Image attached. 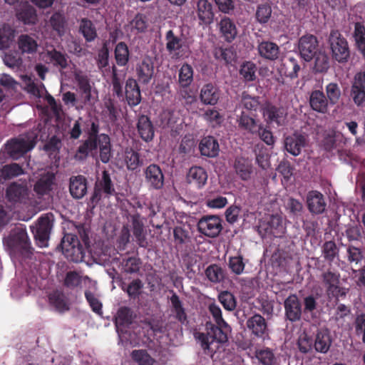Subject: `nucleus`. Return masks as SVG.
Segmentation results:
<instances>
[{
    "label": "nucleus",
    "mask_w": 365,
    "mask_h": 365,
    "mask_svg": "<svg viewBox=\"0 0 365 365\" xmlns=\"http://www.w3.org/2000/svg\"><path fill=\"white\" fill-rule=\"evenodd\" d=\"M17 43L22 54H34L37 51L38 46L36 40L28 34L20 35Z\"/></svg>",
    "instance_id": "39"
},
{
    "label": "nucleus",
    "mask_w": 365,
    "mask_h": 365,
    "mask_svg": "<svg viewBox=\"0 0 365 365\" xmlns=\"http://www.w3.org/2000/svg\"><path fill=\"white\" fill-rule=\"evenodd\" d=\"M173 294L170 298L173 308L175 313V319L181 324H185L187 322V317L185 308L182 307V302L179 296L172 291Z\"/></svg>",
    "instance_id": "46"
},
{
    "label": "nucleus",
    "mask_w": 365,
    "mask_h": 365,
    "mask_svg": "<svg viewBox=\"0 0 365 365\" xmlns=\"http://www.w3.org/2000/svg\"><path fill=\"white\" fill-rule=\"evenodd\" d=\"M133 312L132 309L128 307H120L117 312L115 319V325L117 331L128 327L133 322Z\"/></svg>",
    "instance_id": "37"
},
{
    "label": "nucleus",
    "mask_w": 365,
    "mask_h": 365,
    "mask_svg": "<svg viewBox=\"0 0 365 365\" xmlns=\"http://www.w3.org/2000/svg\"><path fill=\"white\" fill-rule=\"evenodd\" d=\"M272 9L270 4L263 3L257 6L255 17L257 21L260 24H266L271 18Z\"/></svg>",
    "instance_id": "54"
},
{
    "label": "nucleus",
    "mask_w": 365,
    "mask_h": 365,
    "mask_svg": "<svg viewBox=\"0 0 365 365\" xmlns=\"http://www.w3.org/2000/svg\"><path fill=\"white\" fill-rule=\"evenodd\" d=\"M364 259L363 252L361 248L354 245H348L346 248V259L351 265L359 264Z\"/></svg>",
    "instance_id": "55"
},
{
    "label": "nucleus",
    "mask_w": 365,
    "mask_h": 365,
    "mask_svg": "<svg viewBox=\"0 0 365 365\" xmlns=\"http://www.w3.org/2000/svg\"><path fill=\"white\" fill-rule=\"evenodd\" d=\"M95 122L94 120H85L83 118L79 117L77 120H76L68 133L70 138L72 140H77L80 138L83 133V130L86 128V132L88 128H91V123Z\"/></svg>",
    "instance_id": "44"
},
{
    "label": "nucleus",
    "mask_w": 365,
    "mask_h": 365,
    "mask_svg": "<svg viewBox=\"0 0 365 365\" xmlns=\"http://www.w3.org/2000/svg\"><path fill=\"white\" fill-rule=\"evenodd\" d=\"M234 169L239 178L244 181L249 180L253 173L251 160L244 157H237L235 158Z\"/></svg>",
    "instance_id": "28"
},
{
    "label": "nucleus",
    "mask_w": 365,
    "mask_h": 365,
    "mask_svg": "<svg viewBox=\"0 0 365 365\" xmlns=\"http://www.w3.org/2000/svg\"><path fill=\"white\" fill-rule=\"evenodd\" d=\"M331 344V339L328 329H318L314 339H313V347L317 352L327 353Z\"/></svg>",
    "instance_id": "30"
},
{
    "label": "nucleus",
    "mask_w": 365,
    "mask_h": 365,
    "mask_svg": "<svg viewBox=\"0 0 365 365\" xmlns=\"http://www.w3.org/2000/svg\"><path fill=\"white\" fill-rule=\"evenodd\" d=\"M65 257L73 262H80L85 257V249L78 237L71 233L64 235L59 245Z\"/></svg>",
    "instance_id": "6"
},
{
    "label": "nucleus",
    "mask_w": 365,
    "mask_h": 365,
    "mask_svg": "<svg viewBox=\"0 0 365 365\" xmlns=\"http://www.w3.org/2000/svg\"><path fill=\"white\" fill-rule=\"evenodd\" d=\"M76 81L79 90L81 93L82 98H83V103H91V86L88 78L86 76H78L76 77Z\"/></svg>",
    "instance_id": "51"
},
{
    "label": "nucleus",
    "mask_w": 365,
    "mask_h": 365,
    "mask_svg": "<svg viewBox=\"0 0 365 365\" xmlns=\"http://www.w3.org/2000/svg\"><path fill=\"white\" fill-rule=\"evenodd\" d=\"M79 32L87 42L93 41L97 37L96 29L93 22L87 18H83L80 21Z\"/></svg>",
    "instance_id": "42"
},
{
    "label": "nucleus",
    "mask_w": 365,
    "mask_h": 365,
    "mask_svg": "<svg viewBox=\"0 0 365 365\" xmlns=\"http://www.w3.org/2000/svg\"><path fill=\"white\" fill-rule=\"evenodd\" d=\"M353 324L356 335L365 343V313L356 314Z\"/></svg>",
    "instance_id": "64"
},
{
    "label": "nucleus",
    "mask_w": 365,
    "mask_h": 365,
    "mask_svg": "<svg viewBox=\"0 0 365 365\" xmlns=\"http://www.w3.org/2000/svg\"><path fill=\"white\" fill-rule=\"evenodd\" d=\"M218 299L223 307L228 311H233L237 306L235 296L228 291H224L218 295Z\"/></svg>",
    "instance_id": "62"
},
{
    "label": "nucleus",
    "mask_w": 365,
    "mask_h": 365,
    "mask_svg": "<svg viewBox=\"0 0 365 365\" xmlns=\"http://www.w3.org/2000/svg\"><path fill=\"white\" fill-rule=\"evenodd\" d=\"M125 162L128 170L132 171L136 170L140 164L139 153L132 148H127L125 151Z\"/></svg>",
    "instance_id": "56"
},
{
    "label": "nucleus",
    "mask_w": 365,
    "mask_h": 365,
    "mask_svg": "<svg viewBox=\"0 0 365 365\" xmlns=\"http://www.w3.org/2000/svg\"><path fill=\"white\" fill-rule=\"evenodd\" d=\"M124 96L130 107L138 106L141 101V94L138 81L132 77L125 81Z\"/></svg>",
    "instance_id": "23"
},
{
    "label": "nucleus",
    "mask_w": 365,
    "mask_h": 365,
    "mask_svg": "<svg viewBox=\"0 0 365 365\" xmlns=\"http://www.w3.org/2000/svg\"><path fill=\"white\" fill-rule=\"evenodd\" d=\"M200 154L207 158H215L219 155L220 145L217 140L211 135L202 138L199 143Z\"/></svg>",
    "instance_id": "25"
},
{
    "label": "nucleus",
    "mask_w": 365,
    "mask_h": 365,
    "mask_svg": "<svg viewBox=\"0 0 365 365\" xmlns=\"http://www.w3.org/2000/svg\"><path fill=\"white\" fill-rule=\"evenodd\" d=\"M255 356L262 365H274L277 361V358L273 351L269 348L257 350Z\"/></svg>",
    "instance_id": "52"
},
{
    "label": "nucleus",
    "mask_w": 365,
    "mask_h": 365,
    "mask_svg": "<svg viewBox=\"0 0 365 365\" xmlns=\"http://www.w3.org/2000/svg\"><path fill=\"white\" fill-rule=\"evenodd\" d=\"M309 105L312 110L320 113H326L328 110V99L319 90L313 91L311 93Z\"/></svg>",
    "instance_id": "33"
},
{
    "label": "nucleus",
    "mask_w": 365,
    "mask_h": 365,
    "mask_svg": "<svg viewBox=\"0 0 365 365\" xmlns=\"http://www.w3.org/2000/svg\"><path fill=\"white\" fill-rule=\"evenodd\" d=\"M166 41V50L173 58L178 59L183 56L185 41L177 36L173 30H168L165 36Z\"/></svg>",
    "instance_id": "18"
},
{
    "label": "nucleus",
    "mask_w": 365,
    "mask_h": 365,
    "mask_svg": "<svg viewBox=\"0 0 365 365\" xmlns=\"http://www.w3.org/2000/svg\"><path fill=\"white\" fill-rule=\"evenodd\" d=\"M300 66L296 58L288 57L282 61L278 71L282 76L293 79L298 77V72L300 71Z\"/></svg>",
    "instance_id": "29"
},
{
    "label": "nucleus",
    "mask_w": 365,
    "mask_h": 365,
    "mask_svg": "<svg viewBox=\"0 0 365 365\" xmlns=\"http://www.w3.org/2000/svg\"><path fill=\"white\" fill-rule=\"evenodd\" d=\"M114 57L118 66H126L130 60V51L127 44L120 41L118 43L114 50Z\"/></svg>",
    "instance_id": "40"
},
{
    "label": "nucleus",
    "mask_w": 365,
    "mask_h": 365,
    "mask_svg": "<svg viewBox=\"0 0 365 365\" xmlns=\"http://www.w3.org/2000/svg\"><path fill=\"white\" fill-rule=\"evenodd\" d=\"M314 67L317 72H326L329 68V58L324 51H318L314 57Z\"/></svg>",
    "instance_id": "61"
},
{
    "label": "nucleus",
    "mask_w": 365,
    "mask_h": 365,
    "mask_svg": "<svg viewBox=\"0 0 365 365\" xmlns=\"http://www.w3.org/2000/svg\"><path fill=\"white\" fill-rule=\"evenodd\" d=\"M17 19L24 24H35L37 20L36 10L30 5H24L16 13Z\"/></svg>",
    "instance_id": "43"
},
{
    "label": "nucleus",
    "mask_w": 365,
    "mask_h": 365,
    "mask_svg": "<svg viewBox=\"0 0 365 365\" xmlns=\"http://www.w3.org/2000/svg\"><path fill=\"white\" fill-rule=\"evenodd\" d=\"M305 145L306 138L302 134L294 133L286 137L284 140L286 150L294 156L299 155Z\"/></svg>",
    "instance_id": "27"
},
{
    "label": "nucleus",
    "mask_w": 365,
    "mask_h": 365,
    "mask_svg": "<svg viewBox=\"0 0 365 365\" xmlns=\"http://www.w3.org/2000/svg\"><path fill=\"white\" fill-rule=\"evenodd\" d=\"M208 310L215 324L207 322L205 324L206 333L197 331L194 334L195 339L200 344L202 349L207 354L215 352L212 346L215 342L224 344L228 340V333L231 331L229 324L222 317L220 307L215 303H211Z\"/></svg>",
    "instance_id": "1"
},
{
    "label": "nucleus",
    "mask_w": 365,
    "mask_h": 365,
    "mask_svg": "<svg viewBox=\"0 0 365 365\" xmlns=\"http://www.w3.org/2000/svg\"><path fill=\"white\" fill-rule=\"evenodd\" d=\"M121 264L125 272L129 274L137 273L140 271L141 260L136 257H129L123 259Z\"/></svg>",
    "instance_id": "59"
},
{
    "label": "nucleus",
    "mask_w": 365,
    "mask_h": 365,
    "mask_svg": "<svg viewBox=\"0 0 365 365\" xmlns=\"http://www.w3.org/2000/svg\"><path fill=\"white\" fill-rule=\"evenodd\" d=\"M136 128L140 138L145 142H151L155 136V128L150 118L146 115L138 118Z\"/></svg>",
    "instance_id": "20"
},
{
    "label": "nucleus",
    "mask_w": 365,
    "mask_h": 365,
    "mask_svg": "<svg viewBox=\"0 0 365 365\" xmlns=\"http://www.w3.org/2000/svg\"><path fill=\"white\" fill-rule=\"evenodd\" d=\"M339 248L334 240L324 242L322 246V254L324 259L330 264L339 257Z\"/></svg>",
    "instance_id": "45"
},
{
    "label": "nucleus",
    "mask_w": 365,
    "mask_h": 365,
    "mask_svg": "<svg viewBox=\"0 0 365 365\" xmlns=\"http://www.w3.org/2000/svg\"><path fill=\"white\" fill-rule=\"evenodd\" d=\"M197 13L200 21L205 24H210L214 18L212 5L207 0H198Z\"/></svg>",
    "instance_id": "36"
},
{
    "label": "nucleus",
    "mask_w": 365,
    "mask_h": 365,
    "mask_svg": "<svg viewBox=\"0 0 365 365\" xmlns=\"http://www.w3.org/2000/svg\"><path fill=\"white\" fill-rule=\"evenodd\" d=\"M28 188L23 183L12 182L6 189V195L10 202H22L28 197Z\"/></svg>",
    "instance_id": "26"
},
{
    "label": "nucleus",
    "mask_w": 365,
    "mask_h": 365,
    "mask_svg": "<svg viewBox=\"0 0 365 365\" xmlns=\"http://www.w3.org/2000/svg\"><path fill=\"white\" fill-rule=\"evenodd\" d=\"M220 31L224 39L231 43L237 35V29L233 20L228 17L222 18L219 23Z\"/></svg>",
    "instance_id": "34"
},
{
    "label": "nucleus",
    "mask_w": 365,
    "mask_h": 365,
    "mask_svg": "<svg viewBox=\"0 0 365 365\" xmlns=\"http://www.w3.org/2000/svg\"><path fill=\"white\" fill-rule=\"evenodd\" d=\"M187 180L188 183L193 184L197 188H201L207 182V174L203 168L194 166L190 168Z\"/></svg>",
    "instance_id": "35"
},
{
    "label": "nucleus",
    "mask_w": 365,
    "mask_h": 365,
    "mask_svg": "<svg viewBox=\"0 0 365 365\" xmlns=\"http://www.w3.org/2000/svg\"><path fill=\"white\" fill-rule=\"evenodd\" d=\"M307 204L309 211L313 215L322 214L327 207L324 195L317 190H312L307 193Z\"/></svg>",
    "instance_id": "21"
},
{
    "label": "nucleus",
    "mask_w": 365,
    "mask_h": 365,
    "mask_svg": "<svg viewBox=\"0 0 365 365\" xmlns=\"http://www.w3.org/2000/svg\"><path fill=\"white\" fill-rule=\"evenodd\" d=\"M137 81L143 85H148L155 75L154 62L149 56H144L135 66Z\"/></svg>",
    "instance_id": "15"
},
{
    "label": "nucleus",
    "mask_w": 365,
    "mask_h": 365,
    "mask_svg": "<svg viewBox=\"0 0 365 365\" xmlns=\"http://www.w3.org/2000/svg\"><path fill=\"white\" fill-rule=\"evenodd\" d=\"M35 144L34 140L27 139L25 135H21L8 140L5 144V150L12 159L18 160L34 148Z\"/></svg>",
    "instance_id": "10"
},
{
    "label": "nucleus",
    "mask_w": 365,
    "mask_h": 365,
    "mask_svg": "<svg viewBox=\"0 0 365 365\" xmlns=\"http://www.w3.org/2000/svg\"><path fill=\"white\" fill-rule=\"evenodd\" d=\"M246 326L255 337L264 339L269 334L267 322L259 314H255L247 319Z\"/></svg>",
    "instance_id": "19"
},
{
    "label": "nucleus",
    "mask_w": 365,
    "mask_h": 365,
    "mask_svg": "<svg viewBox=\"0 0 365 365\" xmlns=\"http://www.w3.org/2000/svg\"><path fill=\"white\" fill-rule=\"evenodd\" d=\"M328 42L332 58L340 63H346L350 58V50L347 40L339 30H331Z\"/></svg>",
    "instance_id": "5"
},
{
    "label": "nucleus",
    "mask_w": 365,
    "mask_h": 365,
    "mask_svg": "<svg viewBox=\"0 0 365 365\" xmlns=\"http://www.w3.org/2000/svg\"><path fill=\"white\" fill-rule=\"evenodd\" d=\"M284 317L292 323L301 320L302 314V303L296 294H290L284 302Z\"/></svg>",
    "instance_id": "17"
},
{
    "label": "nucleus",
    "mask_w": 365,
    "mask_h": 365,
    "mask_svg": "<svg viewBox=\"0 0 365 365\" xmlns=\"http://www.w3.org/2000/svg\"><path fill=\"white\" fill-rule=\"evenodd\" d=\"M322 267L317 269L322 271L319 275V279L325 289V293L329 299H334L339 301V298L344 299L349 289L341 286V274L339 272L335 269L328 268L324 269Z\"/></svg>",
    "instance_id": "3"
},
{
    "label": "nucleus",
    "mask_w": 365,
    "mask_h": 365,
    "mask_svg": "<svg viewBox=\"0 0 365 365\" xmlns=\"http://www.w3.org/2000/svg\"><path fill=\"white\" fill-rule=\"evenodd\" d=\"M145 182L149 190H159L164 186V174L161 168L155 164L151 163L145 168L143 172Z\"/></svg>",
    "instance_id": "14"
},
{
    "label": "nucleus",
    "mask_w": 365,
    "mask_h": 365,
    "mask_svg": "<svg viewBox=\"0 0 365 365\" xmlns=\"http://www.w3.org/2000/svg\"><path fill=\"white\" fill-rule=\"evenodd\" d=\"M204 119L210 123V125L215 128L220 126L223 122V116L215 109H207L203 114Z\"/></svg>",
    "instance_id": "63"
},
{
    "label": "nucleus",
    "mask_w": 365,
    "mask_h": 365,
    "mask_svg": "<svg viewBox=\"0 0 365 365\" xmlns=\"http://www.w3.org/2000/svg\"><path fill=\"white\" fill-rule=\"evenodd\" d=\"M221 96L219 88L212 83L205 84L200 90V99L204 105L215 106Z\"/></svg>",
    "instance_id": "24"
},
{
    "label": "nucleus",
    "mask_w": 365,
    "mask_h": 365,
    "mask_svg": "<svg viewBox=\"0 0 365 365\" xmlns=\"http://www.w3.org/2000/svg\"><path fill=\"white\" fill-rule=\"evenodd\" d=\"M193 81V69L188 63H184L178 74V82L181 87H188Z\"/></svg>",
    "instance_id": "50"
},
{
    "label": "nucleus",
    "mask_w": 365,
    "mask_h": 365,
    "mask_svg": "<svg viewBox=\"0 0 365 365\" xmlns=\"http://www.w3.org/2000/svg\"><path fill=\"white\" fill-rule=\"evenodd\" d=\"M282 227V217L277 215H272L266 223L261 225L266 233L275 234V230Z\"/></svg>",
    "instance_id": "60"
},
{
    "label": "nucleus",
    "mask_w": 365,
    "mask_h": 365,
    "mask_svg": "<svg viewBox=\"0 0 365 365\" xmlns=\"http://www.w3.org/2000/svg\"><path fill=\"white\" fill-rule=\"evenodd\" d=\"M298 49L301 57L305 61H310L319 51L317 38L312 34L302 36L299 39Z\"/></svg>",
    "instance_id": "13"
},
{
    "label": "nucleus",
    "mask_w": 365,
    "mask_h": 365,
    "mask_svg": "<svg viewBox=\"0 0 365 365\" xmlns=\"http://www.w3.org/2000/svg\"><path fill=\"white\" fill-rule=\"evenodd\" d=\"M99 123H91V128L87 131V138L78 146L76 158L78 160H85L89 154L93 155L99 148V158L103 163H108L111 155L110 139L108 135L99 134Z\"/></svg>",
    "instance_id": "2"
},
{
    "label": "nucleus",
    "mask_w": 365,
    "mask_h": 365,
    "mask_svg": "<svg viewBox=\"0 0 365 365\" xmlns=\"http://www.w3.org/2000/svg\"><path fill=\"white\" fill-rule=\"evenodd\" d=\"M46 56L47 62L51 63L60 71L66 69L68 66V57L67 54L56 48L48 50L46 53Z\"/></svg>",
    "instance_id": "32"
},
{
    "label": "nucleus",
    "mask_w": 365,
    "mask_h": 365,
    "mask_svg": "<svg viewBox=\"0 0 365 365\" xmlns=\"http://www.w3.org/2000/svg\"><path fill=\"white\" fill-rule=\"evenodd\" d=\"M259 96H252L247 92L242 93L241 103L242 106L250 111H257L260 106Z\"/></svg>",
    "instance_id": "57"
},
{
    "label": "nucleus",
    "mask_w": 365,
    "mask_h": 365,
    "mask_svg": "<svg viewBox=\"0 0 365 365\" xmlns=\"http://www.w3.org/2000/svg\"><path fill=\"white\" fill-rule=\"evenodd\" d=\"M258 51L261 57L274 61L279 58V48L273 42L262 41L258 46Z\"/></svg>",
    "instance_id": "38"
},
{
    "label": "nucleus",
    "mask_w": 365,
    "mask_h": 365,
    "mask_svg": "<svg viewBox=\"0 0 365 365\" xmlns=\"http://www.w3.org/2000/svg\"><path fill=\"white\" fill-rule=\"evenodd\" d=\"M88 180L81 175L71 176L69 180V192L73 198L79 200L87 193Z\"/></svg>",
    "instance_id": "22"
},
{
    "label": "nucleus",
    "mask_w": 365,
    "mask_h": 365,
    "mask_svg": "<svg viewBox=\"0 0 365 365\" xmlns=\"http://www.w3.org/2000/svg\"><path fill=\"white\" fill-rule=\"evenodd\" d=\"M5 244L13 254L25 255L31 252V243L26 230L21 225L11 230Z\"/></svg>",
    "instance_id": "4"
},
{
    "label": "nucleus",
    "mask_w": 365,
    "mask_h": 365,
    "mask_svg": "<svg viewBox=\"0 0 365 365\" xmlns=\"http://www.w3.org/2000/svg\"><path fill=\"white\" fill-rule=\"evenodd\" d=\"M54 215L51 212L42 215L36 225L31 227L32 233L38 246L46 247L48 245L50 234L53 227Z\"/></svg>",
    "instance_id": "7"
},
{
    "label": "nucleus",
    "mask_w": 365,
    "mask_h": 365,
    "mask_svg": "<svg viewBox=\"0 0 365 365\" xmlns=\"http://www.w3.org/2000/svg\"><path fill=\"white\" fill-rule=\"evenodd\" d=\"M205 275L208 280L212 283H220L225 277V271L217 264L209 265L205 269Z\"/></svg>",
    "instance_id": "48"
},
{
    "label": "nucleus",
    "mask_w": 365,
    "mask_h": 365,
    "mask_svg": "<svg viewBox=\"0 0 365 365\" xmlns=\"http://www.w3.org/2000/svg\"><path fill=\"white\" fill-rule=\"evenodd\" d=\"M237 123L240 129L245 130L251 135L257 134L259 129L262 128V123L244 112L239 116Z\"/></svg>",
    "instance_id": "31"
},
{
    "label": "nucleus",
    "mask_w": 365,
    "mask_h": 365,
    "mask_svg": "<svg viewBox=\"0 0 365 365\" xmlns=\"http://www.w3.org/2000/svg\"><path fill=\"white\" fill-rule=\"evenodd\" d=\"M111 83L112 91L115 96L118 98H123L124 91L123 88V82L125 76V73L122 77L118 74V70L115 65H113L111 67Z\"/></svg>",
    "instance_id": "41"
},
{
    "label": "nucleus",
    "mask_w": 365,
    "mask_h": 365,
    "mask_svg": "<svg viewBox=\"0 0 365 365\" xmlns=\"http://www.w3.org/2000/svg\"><path fill=\"white\" fill-rule=\"evenodd\" d=\"M350 96L358 107L365 105V71L354 75L351 81Z\"/></svg>",
    "instance_id": "16"
},
{
    "label": "nucleus",
    "mask_w": 365,
    "mask_h": 365,
    "mask_svg": "<svg viewBox=\"0 0 365 365\" xmlns=\"http://www.w3.org/2000/svg\"><path fill=\"white\" fill-rule=\"evenodd\" d=\"M197 230L208 237H217L222 230V220L217 215H205L197 222Z\"/></svg>",
    "instance_id": "11"
},
{
    "label": "nucleus",
    "mask_w": 365,
    "mask_h": 365,
    "mask_svg": "<svg viewBox=\"0 0 365 365\" xmlns=\"http://www.w3.org/2000/svg\"><path fill=\"white\" fill-rule=\"evenodd\" d=\"M56 187V175L53 173L48 171L40 175L34 185V191L39 198L50 197Z\"/></svg>",
    "instance_id": "12"
},
{
    "label": "nucleus",
    "mask_w": 365,
    "mask_h": 365,
    "mask_svg": "<svg viewBox=\"0 0 365 365\" xmlns=\"http://www.w3.org/2000/svg\"><path fill=\"white\" fill-rule=\"evenodd\" d=\"M260 111L267 125H276L277 127L285 125L287 112L284 107L266 101L261 106Z\"/></svg>",
    "instance_id": "8"
},
{
    "label": "nucleus",
    "mask_w": 365,
    "mask_h": 365,
    "mask_svg": "<svg viewBox=\"0 0 365 365\" xmlns=\"http://www.w3.org/2000/svg\"><path fill=\"white\" fill-rule=\"evenodd\" d=\"M354 37L359 51L365 56V26L362 23L354 24Z\"/></svg>",
    "instance_id": "49"
},
{
    "label": "nucleus",
    "mask_w": 365,
    "mask_h": 365,
    "mask_svg": "<svg viewBox=\"0 0 365 365\" xmlns=\"http://www.w3.org/2000/svg\"><path fill=\"white\" fill-rule=\"evenodd\" d=\"M132 359L139 365H154L155 360L145 349H135L131 352Z\"/></svg>",
    "instance_id": "53"
},
{
    "label": "nucleus",
    "mask_w": 365,
    "mask_h": 365,
    "mask_svg": "<svg viewBox=\"0 0 365 365\" xmlns=\"http://www.w3.org/2000/svg\"><path fill=\"white\" fill-rule=\"evenodd\" d=\"M103 194L107 197H110L116 194L110 174L106 170L102 172L101 177L98 178L95 183L93 193L90 198L91 203L93 205L98 204L101 200Z\"/></svg>",
    "instance_id": "9"
},
{
    "label": "nucleus",
    "mask_w": 365,
    "mask_h": 365,
    "mask_svg": "<svg viewBox=\"0 0 365 365\" xmlns=\"http://www.w3.org/2000/svg\"><path fill=\"white\" fill-rule=\"evenodd\" d=\"M256 65L251 61H246L241 65L240 74L245 81H253L256 78Z\"/></svg>",
    "instance_id": "58"
},
{
    "label": "nucleus",
    "mask_w": 365,
    "mask_h": 365,
    "mask_svg": "<svg viewBox=\"0 0 365 365\" xmlns=\"http://www.w3.org/2000/svg\"><path fill=\"white\" fill-rule=\"evenodd\" d=\"M24 173L23 168L17 163L6 165L0 169V180H8Z\"/></svg>",
    "instance_id": "47"
}]
</instances>
